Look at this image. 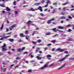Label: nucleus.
<instances>
[{
	"mask_svg": "<svg viewBox=\"0 0 74 74\" xmlns=\"http://www.w3.org/2000/svg\"><path fill=\"white\" fill-rule=\"evenodd\" d=\"M49 0H47V1L46 3L47 4H48L49 3Z\"/></svg>",
	"mask_w": 74,
	"mask_h": 74,
	"instance_id": "29",
	"label": "nucleus"
},
{
	"mask_svg": "<svg viewBox=\"0 0 74 74\" xmlns=\"http://www.w3.org/2000/svg\"><path fill=\"white\" fill-rule=\"evenodd\" d=\"M10 10H11V9L9 8L8 7H6V11H10Z\"/></svg>",
	"mask_w": 74,
	"mask_h": 74,
	"instance_id": "17",
	"label": "nucleus"
},
{
	"mask_svg": "<svg viewBox=\"0 0 74 74\" xmlns=\"http://www.w3.org/2000/svg\"><path fill=\"white\" fill-rule=\"evenodd\" d=\"M14 12L15 14H16V15H17V14H18V12L17 11H15Z\"/></svg>",
	"mask_w": 74,
	"mask_h": 74,
	"instance_id": "47",
	"label": "nucleus"
},
{
	"mask_svg": "<svg viewBox=\"0 0 74 74\" xmlns=\"http://www.w3.org/2000/svg\"><path fill=\"white\" fill-rule=\"evenodd\" d=\"M68 31V32H71L72 31V30H71V29H69Z\"/></svg>",
	"mask_w": 74,
	"mask_h": 74,
	"instance_id": "40",
	"label": "nucleus"
},
{
	"mask_svg": "<svg viewBox=\"0 0 74 74\" xmlns=\"http://www.w3.org/2000/svg\"><path fill=\"white\" fill-rule=\"evenodd\" d=\"M66 43H67L68 44H71V42H66Z\"/></svg>",
	"mask_w": 74,
	"mask_h": 74,
	"instance_id": "52",
	"label": "nucleus"
},
{
	"mask_svg": "<svg viewBox=\"0 0 74 74\" xmlns=\"http://www.w3.org/2000/svg\"><path fill=\"white\" fill-rule=\"evenodd\" d=\"M1 12H2V13H3V14H4V13L5 12V11H3Z\"/></svg>",
	"mask_w": 74,
	"mask_h": 74,
	"instance_id": "59",
	"label": "nucleus"
},
{
	"mask_svg": "<svg viewBox=\"0 0 74 74\" xmlns=\"http://www.w3.org/2000/svg\"><path fill=\"white\" fill-rule=\"evenodd\" d=\"M66 21H67V22H69L70 21V20L69 19H66Z\"/></svg>",
	"mask_w": 74,
	"mask_h": 74,
	"instance_id": "53",
	"label": "nucleus"
},
{
	"mask_svg": "<svg viewBox=\"0 0 74 74\" xmlns=\"http://www.w3.org/2000/svg\"><path fill=\"white\" fill-rule=\"evenodd\" d=\"M31 54H32V53H31L30 54H29L28 55V56H30V57L31 58H33L34 56H33L32 55H31Z\"/></svg>",
	"mask_w": 74,
	"mask_h": 74,
	"instance_id": "19",
	"label": "nucleus"
},
{
	"mask_svg": "<svg viewBox=\"0 0 74 74\" xmlns=\"http://www.w3.org/2000/svg\"><path fill=\"white\" fill-rule=\"evenodd\" d=\"M8 41H10V42H13V41H14V39L11 38L8 39Z\"/></svg>",
	"mask_w": 74,
	"mask_h": 74,
	"instance_id": "13",
	"label": "nucleus"
},
{
	"mask_svg": "<svg viewBox=\"0 0 74 74\" xmlns=\"http://www.w3.org/2000/svg\"><path fill=\"white\" fill-rule=\"evenodd\" d=\"M16 1H14V2H13V4L14 5H16Z\"/></svg>",
	"mask_w": 74,
	"mask_h": 74,
	"instance_id": "32",
	"label": "nucleus"
},
{
	"mask_svg": "<svg viewBox=\"0 0 74 74\" xmlns=\"http://www.w3.org/2000/svg\"><path fill=\"white\" fill-rule=\"evenodd\" d=\"M34 22L33 21H29L27 23V25H28V26H30V23H33Z\"/></svg>",
	"mask_w": 74,
	"mask_h": 74,
	"instance_id": "8",
	"label": "nucleus"
},
{
	"mask_svg": "<svg viewBox=\"0 0 74 74\" xmlns=\"http://www.w3.org/2000/svg\"><path fill=\"white\" fill-rule=\"evenodd\" d=\"M55 48L52 49V51H55Z\"/></svg>",
	"mask_w": 74,
	"mask_h": 74,
	"instance_id": "61",
	"label": "nucleus"
},
{
	"mask_svg": "<svg viewBox=\"0 0 74 74\" xmlns=\"http://www.w3.org/2000/svg\"><path fill=\"white\" fill-rule=\"evenodd\" d=\"M6 70V69L5 68H4V69H3V71L4 72H5V71Z\"/></svg>",
	"mask_w": 74,
	"mask_h": 74,
	"instance_id": "41",
	"label": "nucleus"
},
{
	"mask_svg": "<svg viewBox=\"0 0 74 74\" xmlns=\"http://www.w3.org/2000/svg\"><path fill=\"white\" fill-rule=\"evenodd\" d=\"M73 40H73V38H70L68 40V41H73Z\"/></svg>",
	"mask_w": 74,
	"mask_h": 74,
	"instance_id": "16",
	"label": "nucleus"
},
{
	"mask_svg": "<svg viewBox=\"0 0 74 74\" xmlns=\"http://www.w3.org/2000/svg\"><path fill=\"white\" fill-rule=\"evenodd\" d=\"M3 27H4V24H3L1 27L0 29L1 30H3Z\"/></svg>",
	"mask_w": 74,
	"mask_h": 74,
	"instance_id": "18",
	"label": "nucleus"
},
{
	"mask_svg": "<svg viewBox=\"0 0 74 74\" xmlns=\"http://www.w3.org/2000/svg\"><path fill=\"white\" fill-rule=\"evenodd\" d=\"M47 10H48V9H46L44 10V11H47Z\"/></svg>",
	"mask_w": 74,
	"mask_h": 74,
	"instance_id": "64",
	"label": "nucleus"
},
{
	"mask_svg": "<svg viewBox=\"0 0 74 74\" xmlns=\"http://www.w3.org/2000/svg\"><path fill=\"white\" fill-rule=\"evenodd\" d=\"M49 67V66H48V65H46V64H45L44 65V66L41 67L40 68V69H40L41 70H42L43 69H44V68H45V67Z\"/></svg>",
	"mask_w": 74,
	"mask_h": 74,
	"instance_id": "10",
	"label": "nucleus"
},
{
	"mask_svg": "<svg viewBox=\"0 0 74 74\" xmlns=\"http://www.w3.org/2000/svg\"><path fill=\"white\" fill-rule=\"evenodd\" d=\"M62 4V5H66V4H67V3L66 2L64 3H63Z\"/></svg>",
	"mask_w": 74,
	"mask_h": 74,
	"instance_id": "42",
	"label": "nucleus"
},
{
	"mask_svg": "<svg viewBox=\"0 0 74 74\" xmlns=\"http://www.w3.org/2000/svg\"><path fill=\"white\" fill-rule=\"evenodd\" d=\"M11 33H12V32H10V33H7V34H8V35H9V34H11Z\"/></svg>",
	"mask_w": 74,
	"mask_h": 74,
	"instance_id": "48",
	"label": "nucleus"
},
{
	"mask_svg": "<svg viewBox=\"0 0 74 74\" xmlns=\"http://www.w3.org/2000/svg\"><path fill=\"white\" fill-rule=\"evenodd\" d=\"M69 19H72V17H71V16H69Z\"/></svg>",
	"mask_w": 74,
	"mask_h": 74,
	"instance_id": "49",
	"label": "nucleus"
},
{
	"mask_svg": "<svg viewBox=\"0 0 74 74\" xmlns=\"http://www.w3.org/2000/svg\"><path fill=\"white\" fill-rule=\"evenodd\" d=\"M56 50L57 51H59V52H62L64 51V50L60 49V48H59L58 49H56Z\"/></svg>",
	"mask_w": 74,
	"mask_h": 74,
	"instance_id": "4",
	"label": "nucleus"
},
{
	"mask_svg": "<svg viewBox=\"0 0 74 74\" xmlns=\"http://www.w3.org/2000/svg\"><path fill=\"white\" fill-rule=\"evenodd\" d=\"M51 44L49 43L47 45V46H51Z\"/></svg>",
	"mask_w": 74,
	"mask_h": 74,
	"instance_id": "50",
	"label": "nucleus"
},
{
	"mask_svg": "<svg viewBox=\"0 0 74 74\" xmlns=\"http://www.w3.org/2000/svg\"><path fill=\"white\" fill-rule=\"evenodd\" d=\"M61 19H66V17L64 16H63L61 17Z\"/></svg>",
	"mask_w": 74,
	"mask_h": 74,
	"instance_id": "24",
	"label": "nucleus"
},
{
	"mask_svg": "<svg viewBox=\"0 0 74 74\" xmlns=\"http://www.w3.org/2000/svg\"><path fill=\"white\" fill-rule=\"evenodd\" d=\"M25 38H26V40H29V38H28V37H27L26 36L25 37Z\"/></svg>",
	"mask_w": 74,
	"mask_h": 74,
	"instance_id": "58",
	"label": "nucleus"
},
{
	"mask_svg": "<svg viewBox=\"0 0 74 74\" xmlns=\"http://www.w3.org/2000/svg\"><path fill=\"white\" fill-rule=\"evenodd\" d=\"M74 59L73 58H69V60H73Z\"/></svg>",
	"mask_w": 74,
	"mask_h": 74,
	"instance_id": "57",
	"label": "nucleus"
},
{
	"mask_svg": "<svg viewBox=\"0 0 74 74\" xmlns=\"http://www.w3.org/2000/svg\"><path fill=\"white\" fill-rule=\"evenodd\" d=\"M58 28L59 29H65V27L59 26L58 27Z\"/></svg>",
	"mask_w": 74,
	"mask_h": 74,
	"instance_id": "9",
	"label": "nucleus"
},
{
	"mask_svg": "<svg viewBox=\"0 0 74 74\" xmlns=\"http://www.w3.org/2000/svg\"><path fill=\"white\" fill-rule=\"evenodd\" d=\"M16 60H19L21 59V58H19V57H17L16 58Z\"/></svg>",
	"mask_w": 74,
	"mask_h": 74,
	"instance_id": "34",
	"label": "nucleus"
},
{
	"mask_svg": "<svg viewBox=\"0 0 74 74\" xmlns=\"http://www.w3.org/2000/svg\"><path fill=\"white\" fill-rule=\"evenodd\" d=\"M55 19L54 18H52L50 20H48V21H47V23L48 24H49L51 23V21H54Z\"/></svg>",
	"mask_w": 74,
	"mask_h": 74,
	"instance_id": "5",
	"label": "nucleus"
},
{
	"mask_svg": "<svg viewBox=\"0 0 74 74\" xmlns=\"http://www.w3.org/2000/svg\"><path fill=\"white\" fill-rule=\"evenodd\" d=\"M28 11H35V10L33 9V8H31V9L28 10Z\"/></svg>",
	"mask_w": 74,
	"mask_h": 74,
	"instance_id": "15",
	"label": "nucleus"
},
{
	"mask_svg": "<svg viewBox=\"0 0 74 74\" xmlns=\"http://www.w3.org/2000/svg\"><path fill=\"white\" fill-rule=\"evenodd\" d=\"M45 50H44V51H46V50L47 49H48V48L47 47H45Z\"/></svg>",
	"mask_w": 74,
	"mask_h": 74,
	"instance_id": "56",
	"label": "nucleus"
},
{
	"mask_svg": "<svg viewBox=\"0 0 74 74\" xmlns=\"http://www.w3.org/2000/svg\"><path fill=\"white\" fill-rule=\"evenodd\" d=\"M2 63L3 64H4V65H6V64H5V62H3Z\"/></svg>",
	"mask_w": 74,
	"mask_h": 74,
	"instance_id": "60",
	"label": "nucleus"
},
{
	"mask_svg": "<svg viewBox=\"0 0 74 74\" xmlns=\"http://www.w3.org/2000/svg\"><path fill=\"white\" fill-rule=\"evenodd\" d=\"M53 66V64H51L50 65L49 67H50V66Z\"/></svg>",
	"mask_w": 74,
	"mask_h": 74,
	"instance_id": "51",
	"label": "nucleus"
},
{
	"mask_svg": "<svg viewBox=\"0 0 74 74\" xmlns=\"http://www.w3.org/2000/svg\"><path fill=\"white\" fill-rule=\"evenodd\" d=\"M25 47H23L21 49V48H19V49H18L17 51L18 52H21L22 51H23L25 49Z\"/></svg>",
	"mask_w": 74,
	"mask_h": 74,
	"instance_id": "3",
	"label": "nucleus"
},
{
	"mask_svg": "<svg viewBox=\"0 0 74 74\" xmlns=\"http://www.w3.org/2000/svg\"><path fill=\"white\" fill-rule=\"evenodd\" d=\"M8 37H10V36H4L3 37L1 38L0 39V40H3L7 39V38H8Z\"/></svg>",
	"mask_w": 74,
	"mask_h": 74,
	"instance_id": "6",
	"label": "nucleus"
},
{
	"mask_svg": "<svg viewBox=\"0 0 74 74\" xmlns=\"http://www.w3.org/2000/svg\"><path fill=\"white\" fill-rule=\"evenodd\" d=\"M47 58H51L52 57V56L50 55H48L47 56Z\"/></svg>",
	"mask_w": 74,
	"mask_h": 74,
	"instance_id": "23",
	"label": "nucleus"
},
{
	"mask_svg": "<svg viewBox=\"0 0 74 74\" xmlns=\"http://www.w3.org/2000/svg\"><path fill=\"white\" fill-rule=\"evenodd\" d=\"M6 47V45H5V44L4 43L3 45L1 47V48H4V47Z\"/></svg>",
	"mask_w": 74,
	"mask_h": 74,
	"instance_id": "26",
	"label": "nucleus"
},
{
	"mask_svg": "<svg viewBox=\"0 0 74 74\" xmlns=\"http://www.w3.org/2000/svg\"><path fill=\"white\" fill-rule=\"evenodd\" d=\"M16 24H15L11 26L10 27V30H12L13 29H14V27H16Z\"/></svg>",
	"mask_w": 74,
	"mask_h": 74,
	"instance_id": "1",
	"label": "nucleus"
},
{
	"mask_svg": "<svg viewBox=\"0 0 74 74\" xmlns=\"http://www.w3.org/2000/svg\"><path fill=\"white\" fill-rule=\"evenodd\" d=\"M0 7H5V5H4V4H2V5H1V4H0Z\"/></svg>",
	"mask_w": 74,
	"mask_h": 74,
	"instance_id": "27",
	"label": "nucleus"
},
{
	"mask_svg": "<svg viewBox=\"0 0 74 74\" xmlns=\"http://www.w3.org/2000/svg\"><path fill=\"white\" fill-rule=\"evenodd\" d=\"M66 59V57H64L62 59L60 60H59L58 62H62V61H63Z\"/></svg>",
	"mask_w": 74,
	"mask_h": 74,
	"instance_id": "12",
	"label": "nucleus"
},
{
	"mask_svg": "<svg viewBox=\"0 0 74 74\" xmlns=\"http://www.w3.org/2000/svg\"><path fill=\"white\" fill-rule=\"evenodd\" d=\"M20 36L21 37H24L25 36V35H24L22 33H20Z\"/></svg>",
	"mask_w": 74,
	"mask_h": 74,
	"instance_id": "11",
	"label": "nucleus"
},
{
	"mask_svg": "<svg viewBox=\"0 0 74 74\" xmlns=\"http://www.w3.org/2000/svg\"><path fill=\"white\" fill-rule=\"evenodd\" d=\"M22 42V40L21 39H20L19 42Z\"/></svg>",
	"mask_w": 74,
	"mask_h": 74,
	"instance_id": "55",
	"label": "nucleus"
},
{
	"mask_svg": "<svg viewBox=\"0 0 74 74\" xmlns=\"http://www.w3.org/2000/svg\"><path fill=\"white\" fill-rule=\"evenodd\" d=\"M32 70L31 69H30L28 71V73H31V72H32Z\"/></svg>",
	"mask_w": 74,
	"mask_h": 74,
	"instance_id": "36",
	"label": "nucleus"
},
{
	"mask_svg": "<svg viewBox=\"0 0 74 74\" xmlns=\"http://www.w3.org/2000/svg\"><path fill=\"white\" fill-rule=\"evenodd\" d=\"M2 1L3 2H5L6 1H8V0H2Z\"/></svg>",
	"mask_w": 74,
	"mask_h": 74,
	"instance_id": "35",
	"label": "nucleus"
},
{
	"mask_svg": "<svg viewBox=\"0 0 74 74\" xmlns=\"http://www.w3.org/2000/svg\"><path fill=\"white\" fill-rule=\"evenodd\" d=\"M2 51H3V52H4V51H7V49L5 48L4 47H2Z\"/></svg>",
	"mask_w": 74,
	"mask_h": 74,
	"instance_id": "14",
	"label": "nucleus"
},
{
	"mask_svg": "<svg viewBox=\"0 0 74 74\" xmlns=\"http://www.w3.org/2000/svg\"><path fill=\"white\" fill-rule=\"evenodd\" d=\"M27 53H28V52L26 51L24 53L23 55H25V54H27Z\"/></svg>",
	"mask_w": 74,
	"mask_h": 74,
	"instance_id": "33",
	"label": "nucleus"
},
{
	"mask_svg": "<svg viewBox=\"0 0 74 74\" xmlns=\"http://www.w3.org/2000/svg\"><path fill=\"white\" fill-rule=\"evenodd\" d=\"M51 30H53V32H56H56H57V31H59V32H62V31L59 30L58 29H56V28H55L52 29Z\"/></svg>",
	"mask_w": 74,
	"mask_h": 74,
	"instance_id": "2",
	"label": "nucleus"
},
{
	"mask_svg": "<svg viewBox=\"0 0 74 74\" xmlns=\"http://www.w3.org/2000/svg\"><path fill=\"white\" fill-rule=\"evenodd\" d=\"M53 5H57V2L53 3Z\"/></svg>",
	"mask_w": 74,
	"mask_h": 74,
	"instance_id": "43",
	"label": "nucleus"
},
{
	"mask_svg": "<svg viewBox=\"0 0 74 74\" xmlns=\"http://www.w3.org/2000/svg\"><path fill=\"white\" fill-rule=\"evenodd\" d=\"M11 13H9L8 14V15L9 16V15H11Z\"/></svg>",
	"mask_w": 74,
	"mask_h": 74,
	"instance_id": "63",
	"label": "nucleus"
},
{
	"mask_svg": "<svg viewBox=\"0 0 74 74\" xmlns=\"http://www.w3.org/2000/svg\"><path fill=\"white\" fill-rule=\"evenodd\" d=\"M40 15H41L42 16H44V15L42 13H41L40 14Z\"/></svg>",
	"mask_w": 74,
	"mask_h": 74,
	"instance_id": "38",
	"label": "nucleus"
},
{
	"mask_svg": "<svg viewBox=\"0 0 74 74\" xmlns=\"http://www.w3.org/2000/svg\"><path fill=\"white\" fill-rule=\"evenodd\" d=\"M38 42H39V43L40 42H41V40H40V39H39L38 40Z\"/></svg>",
	"mask_w": 74,
	"mask_h": 74,
	"instance_id": "31",
	"label": "nucleus"
},
{
	"mask_svg": "<svg viewBox=\"0 0 74 74\" xmlns=\"http://www.w3.org/2000/svg\"><path fill=\"white\" fill-rule=\"evenodd\" d=\"M65 9H66V8H63V9H62V10L63 11H66V10H65Z\"/></svg>",
	"mask_w": 74,
	"mask_h": 74,
	"instance_id": "46",
	"label": "nucleus"
},
{
	"mask_svg": "<svg viewBox=\"0 0 74 74\" xmlns=\"http://www.w3.org/2000/svg\"><path fill=\"white\" fill-rule=\"evenodd\" d=\"M40 10L41 12H42V11H43V10L42 8V7H41L40 6H39V7H38V8L36 9V10Z\"/></svg>",
	"mask_w": 74,
	"mask_h": 74,
	"instance_id": "7",
	"label": "nucleus"
},
{
	"mask_svg": "<svg viewBox=\"0 0 74 74\" xmlns=\"http://www.w3.org/2000/svg\"><path fill=\"white\" fill-rule=\"evenodd\" d=\"M45 1V0H43L41 1V3L43 4V3H44Z\"/></svg>",
	"mask_w": 74,
	"mask_h": 74,
	"instance_id": "37",
	"label": "nucleus"
},
{
	"mask_svg": "<svg viewBox=\"0 0 74 74\" xmlns=\"http://www.w3.org/2000/svg\"><path fill=\"white\" fill-rule=\"evenodd\" d=\"M46 35L47 36L51 35V33H48V32L46 33Z\"/></svg>",
	"mask_w": 74,
	"mask_h": 74,
	"instance_id": "28",
	"label": "nucleus"
},
{
	"mask_svg": "<svg viewBox=\"0 0 74 74\" xmlns=\"http://www.w3.org/2000/svg\"><path fill=\"white\" fill-rule=\"evenodd\" d=\"M65 65H66V64H64V65H62V66H61L59 68V69H62V68H63V67H64L65 66Z\"/></svg>",
	"mask_w": 74,
	"mask_h": 74,
	"instance_id": "21",
	"label": "nucleus"
},
{
	"mask_svg": "<svg viewBox=\"0 0 74 74\" xmlns=\"http://www.w3.org/2000/svg\"><path fill=\"white\" fill-rule=\"evenodd\" d=\"M64 53H66V54H68V53H69V52L67 51H65L64 52Z\"/></svg>",
	"mask_w": 74,
	"mask_h": 74,
	"instance_id": "39",
	"label": "nucleus"
},
{
	"mask_svg": "<svg viewBox=\"0 0 74 74\" xmlns=\"http://www.w3.org/2000/svg\"><path fill=\"white\" fill-rule=\"evenodd\" d=\"M36 58L38 59V60H41V58H40V57H39V56H37L36 57Z\"/></svg>",
	"mask_w": 74,
	"mask_h": 74,
	"instance_id": "25",
	"label": "nucleus"
},
{
	"mask_svg": "<svg viewBox=\"0 0 74 74\" xmlns=\"http://www.w3.org/2000/svg\"><path fill=\"white\" fill-rule=\"evenodd\" d=\"M56 9H54L53 12V14H55V12H56Z\"/></svg>",
	"mask_w": 74,
	"mask_h": 74,
	"instance_id": "30",
	"label": "nucleus"
},
{
	"mask_svg": "<svg viewBox=\"0 0 74 74\" xmlns=\"http://www.w3.org/2000/svg\"><path fill=\"white\" fill-rule=\"evenodd\" d=\"M48 4H47V5H46L44 7H48Z\"/></svg>",
	"mask_w": 74,
	"mask_h": 74,
	"instance_id": "54",
	"label": "nucleus"
},
{
	"mask_svg": "<svg viewBox=\"0 0 74 74\" xmlns=\"http://www.w3.org/2000/svg\"><path fill=\"white\" fill-rule=\"evenodd\" d=\"M39 49H40V48H37L36 49V53L38 52V51H39Z\"/></svg>",
	"mask_w": 74,
	"mask_h": 74,
	"instance_id": "22",
	"label": "nucleus"
},
{
	"mask_svg": "<svg viewBox=\"0 0 74 74\" xmlns=\"http://www.w3.org/2000/svg\"><path fill=\"white\" fill-rule=\"evenodd\" d=\"M40 3H36L34 4V5H36L37 6H38L39 5H40Z\"/></svg>",
	"mask_w": 74,
	"mask_h": 74,
	"instance_id": "20",
	"label": "nucleus"
},
{
	"mask_svg": "<svg viewBox=\"0 0 74 74\" xmlns=\"http://www.w3.org/2000/svg\"><path fill=\"white\" fill-rule=\"evenodd\" d=\"M69 56V54H68V55H66L65 56V58H66L68 57V56Z\"/></svg>",
	"mask_w": 74,
	"mask_h": 74,
	"instance_id": "45",
	"label": "nucleus"
},
{
	"mask_svg": "<svg viewBox=\"0 0 74 74\" xmlns=\"http://www.w3.org/2000/svg\"><path fill=\"white\" fill-rule=\"evenodd\" d=\"M8 53V54H11V52H10V51H9Z\"/></svg>",
	"mask_w": 74,
	"mask_h": 74,
	"instance_id": "62",
	"label": "nucleus"
},
{
	"mask_svg": "<svg viewBox=\"0 0 74 74\" xmlns=\"http://www.w3.org/2000/svg\"><path fill=\"white\" fill-rule=\"evenodd\" d=\"M29 33V31L28 30H26L25 31V33L26 34H27V33Z\"/></svg>",
	"mask_w": 74,
	"mask_h": 74,
	"instance_id": "44",
	"label": "nucleus"
}]
</instances>
